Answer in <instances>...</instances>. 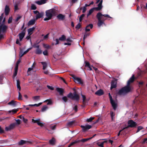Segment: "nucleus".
<instances>
[{
    "label": "nucleus",
    "instance_id": "nucleus-1",
    "mask_svg": "<svg viewBox=\"0 0 147 147\" xmlns=\"http://www.w3.org/2000/svg\"><path fill=\"white\" fill-rule=\"evenodd\" d=\"M135 79V75L133 74L128 81L127 85L120 90L118 92V94L120 95L123 94H126L130 92L131 91L130 84L134 82Z\"/></svg>",
    "mask_w": 147,
    "mask_h": 147
},
{
    "label": "nucleus",
    "instance_id": "nucleus-2",
    "mask_svg": "<svg viewBox=\"0 0 147 147\" xmlns=\"http://www.w3.org/2000/svg\"><path fill=\"white\" fill-rule=\"evenodd\" d=\"M96 17L98 20L97 25L99 27H100L102 24H104V21L107 19L105 18H112L108 15L102 14L100 12H98L97 13Z\"/></svg>",
    "mask_w": 147,
    "mask_h": 147
},
{
    "label": "nucleus",
    "instance_id": "nucleus-3",
    "mask_svg": "<svg viewBox=\"0 0 147 147\" xmlns=\"http://www.w3.org/2000/svg\"><path fill=\"white\" fill-rule=\"evenodd\" d=\"M57 14V12L55 9H52L47 10L46 11V15L52 18L53 16H55Z\"/></svg>",
    "mask_w": 147,
    "mask_h": 147
},
{
    "label": "nucleus",
    "instance_id": "nucleus-4",
    "mask_svg": "<svg viewBox=\"0 0 147 147\" xmlns=\"http://www.w3.org/2000/svg\"><path fill=\"white\" fill-rule=\"evenodd\" d=\"M67 97L73 100H75L78 101L79 100V96L77 92H74L73 94L72 93H69L67 95Z\"/></svg>",
    "mask_w": 147,
    "mask_h": 147
},
{
    "label": "nucleus",
    "instance_id": "nucleus-5",
    "mask_svg": "<svg viewBox=\"0 0 147 147\" xmlns=\"http://www.w3.org/2000/svg\"><path fill=\"white\" fill-rule=\"evenodd\" d=\"M128 125L127 126L123 128V129H127L129 127H136L137 125V124L136 122H134L132 120H130L128 121Z\"/></svg>",
    "mask_w": 147,
    "mask_h": 147
},
{
    "label": "nucleus",
    "instance_id": "nucleus-6",
    "mask_svg": "<svg viewBox=\"0 0 147 147\" xmlns=\"http://www.w3.org/2000/svg\"><path fill=\"white\" fill-rule=\"evenodd\" d=\"M108 95L110 99V103H111L114 110H115L117 107V104L116 103L115 101L113 99L110 93H108Z\"/></svg>",
    "mask_w": 147,
    "mask_h": 147
},
{
    "label": "nucleus",
    "instance_id": "nucleus-7",
    "mask_svg": "<svg viewBox=\"0 0 147 147\" xmlns=\"http://www.w3.org/2000/svg\"><path fill=\"white\" fill-rule=\"evenodd\" d=\"M21 60L20 59H19L16 62V65L14 69V72L13 73V78H14L17 75L18 70V66L19 64L20 63Z\"/></svg>",
    "mask_w": 147,
    "mask_h": 147
},
{
    "label": "nucleus",
    "instance_id": "nucleus-8",
    "mask_svg": "<svg viewBox=\"0 0 147 147\" xmlns=\"http://www.w3.org/2000/svg\"><path fill=\"white\" fill-rule=\"evenodd\" d=\"M7 28L8 27L7 26L5 25L4 24H1L0 25V33H5Z\"/></svg>",
    "mask_w": 147,
    "mask_h": 147
},
{
    "label": "nucleus",
    "instance_id": "nucleus-9",
    "mask_svg": "<svg viewBox=\"0 0 147 147\" xmlns=\"http://www.w3.org/2000/svg\"><path fill=\"white\" fill-rule=\"evenodd\" d=\"M17 125L16 123H14L11 124L8 127H5V130L6 131H10L14 129Z\"/></svg>",
    "mask_w": 147,
    "mask_h": 147
},
{
    "label": "nucleus",
    "instance_id": "nucleus-10",
    "mask_svg": "<svg viewBox=\"0 0 147 147\" xmlns=\"http://www.w3.org/2000/svg\"><path fill=\"white\" fill-rule=\"evenodd\" d=\"M71 76L73 78L74 81L75 82H78L82 84H83V81L80 78L76 77L73 74L71 75Z\"/></svg>",
    "mask_w": 147,
    "mask_h": 147
},
{
    "label": "nucleus",
    "instance_id": "nucleus-11",
    "mask_svg": "<svg viewBox=\"0 0 147 147\" xmlns=\"http://www.w3.org/2000/svg\"><path fill=\"white\" fill-rule=\"evenodd\" d=\"M25 29L26 28H25L18 35V36H19V39L20 41H21L22 40L25 36L26 34Z\"/></svg>",
    "mask_w": 147,
    "mask_h": 147
},
{
    "label": "nucleus",
    "instance_id": "nucleus-12",
    "mask_svg": "<svg viewBox=\"0 0 147 147\" xmlns=\"http://www.w3.org/2000/svg\"><path fill=\"white\" fill-rule=\"evenodd\" d=\"M117 80L115 79V80H112L111 82V89L113 88H115L117 87Z\"/></svg>",
    "mask_w": 147,
    "mask_h": 147
},
{
    "label": "nucleus",
    "instance_id": "nucleus-13",
    "mask_svg": "<svg viewBox=\"0 0 147 147\" xmlns=\"http://www.w3.org/2000/svg\"><path fill=\"white\" fill-rule=\"evenodd\" d=\"M96 135V134L93 136L92 137L88 138H84L81 140H75V142H76V144L80 142H85L88 140L92 139Z\"/></svg>",
    "mask_w": 147,
    "mask_h": 147
},
{
    "label": "nucleus",
    "instance_id": "nucleus-14",
    "mask_svg": "<svg viewBox=\"0 0 147 147\" xmlns=\"http://www.w3.org/2000/svg\"><path fill=\"white\" fill-rule=\"evenodd\" d=\"M81 127L82 128L84 131L85 132L88 130L92 127V126L91 125H86L85 126L82 125Z\"/></svg>",
    "mask_w": 147,
    "mask_h": 147
},
{
    "label": "nucleus",
    "instance_id": "nucleus-15",
    "mask_svg": "<svg viewBox=\"0 0 147 147\" xmlns=\"http://www.w3.org/2000/svg\"><path fill=\"white\" fill-rule=\"evenodd\" d=\"M40 119H39L36 120H34V119H32V121L34 123H36L37 124L41 127H43L44 125L43 124L40 122Z\"/></svg>",
    "mask_w": 147,
    "mask_h": 147
},
{
    "label": "nucleus",
    "instance_id": "nucleus-16",
    "mask_svg": "<svg viewBox=\"0 0 147 147\" xmlns=\"http://www.w3.org/2000/svg\"><path fill=\"white\" fill-rule=\"evenodd\" d=\"M18 103V102L16 101L12 100L8 103V105L12 106L13 107H15L17 106Z\"/></svg>",
    "mask_w": 147,
    "mask_h": 147
},
{
    "label": "nucleus",
    "instance_id": "nucleus-17",
    "mask_svg": "<svg viewBox=\"0 0 147 147\" xmlns=\"http://www.w3.org/2000/svg\"><path fill=\"white\" fill-rule=\"evenodd\" d=\"M56 90L59 93V94L60 96H63L64 92V90L63 88H56Z\"/></svg>",
    "mask_w": 147,
    "mask_h": 147
},
{
    "label": "nucleus",
    "instance_id": "nucleus-18",
    "mask_svg": "<svg viewBox=\"0 0 147 147\" xmlns=\"http://www.w3.org/2000/svg\"><path fill=\"white\" fill-rule=\"evenodd\" d=\"M44 14V12H41L40 13L39 12L36 16V20L38 19L42 18Z\"/></svg>",
    "mask_w": 147,
    "mask_h": 147
},
{
    "label": "nucleus",
    "instance_id": "nucleus-19",
    "mask_svg": "<svg viewBox=\"0 0 147 147\" xmlns=\"http://www.w3.org/2000/svg\"><path fill=\"white\" fill-rule=\"evenodd\" d=\"M10 10V9L9 6L7 5H6L5 9V13L6 16H7L8 15Z\"/></svg>",
    "mask_w": 147,
    "mask_h": 147
},
{
    "label": "nucleus",
    "instance_id": "nucleus-20",
    "mask_svg": "<svg viewBox=\"0 0 147 147\" xmlns=\"http://www.w3.org/2000/svg\"><path fill=\"white\" fill-rule=\"evenodd\" d=\"M35 28V27H33L32 28H29L28 30V34L30 35H31Z\"/></svg>",
    "mask_w": 147,
    "mask_h": 147
},
{
    "label": "nucleus",
    "instance_id": "nucleus-21",
    "mask_svg": "<svg viewBox=\"0 0 147 147\" xmlns=\"http://www.w3.org/2000/svg\"><path fill=\"white\" fill-rule=\"evenodd\" d=\"M55 139L53 137L49 141V142L50 144L52 145H54L55 144Z\"/></svg>",
    "mask_w": 147,
    "mask_h": 147
},
{
    "label": "nucleus",
    "instance_id": "nucleus-22",
    "mask_svg": "<svg viewBox=\"0 0 147 147\" xmlns=\"http://www.w3.org/2000/svg\"><path fill=\"white\" fill-rule=\"evenodd\" d=\"M104 94V92L103 90L101 89H100L97 90L95 93V94L101 96L103 95Z\"/></svg>",
    "mask_w": 147,
    "mask_h": 147
},
{
    "label": "nucleus",
    "instance_id": "nucleus-23",
    "mask_svg": "<svg viewBox=\"0 0 147 147\" xmlns=\"http://www.w3.org/2000/svg\"><path fill=\"white\" fill-rule=\"evenodd\" d=\"M57 17L58 19L63 20L65 19V16L61 14H59L57 16Z\"/></svg>",
    "mask_w": 147,
    "mask_h": 147
},
{
    "label": "nucleus",
    "instance_id": "nucleus-24",
    "mask_svg": "<svg viewBox=\"0 0 147 147\" xmlns=\"http://www.w3.org/2000/svg\"><path fill=\"white\" fill-rule=\"evenodd\" d=\"M36 20V19H33L30 20L28 23V26L34 25L35 22Z\"/></svg>",
    "mask_w": 147,
    "mask_h": 147
},
{
    "label": "nucleus",
    "instance_id": "nucleus-25",
    "mask_svg": "<svg viewBox=\"0 0 147 147\" xmlns=\"http://www.w3.org/2000/svg\"><path fill=\"white\" fill-rule=\"evenodd\" d=\"M90 27L91 29L93 28V25L92 24H90L88 25H87L85 28V31L86 32H89L90 31V29H88V28Z\"/></svg>",
    "mask_w": 147,
    "mask_h": 147
},
{
    "label": "nucleus",
    "instance_id": "nucleus-26",
    "mask_svg": "<svg viewBox=\"0 0 147 147\" xmlns=\"http://www.w3.org/2000/svg\"><path fill=\"white\" fill-rule=\"evenodd\" d=\"M27 143H31L29 142H27L23 140H21L19 142L18 144L19 145H21L25 144H26Z\"/></svg>",
    "mask_w": 147,
    "mask_h": 147
},
{
    "label": "nucleus",
    "instance_id": "nucleus-27",
    "mask_svg": "<svg viewBox=\"0 0 147 147\" xmlns=\"http://www.w3.org/2000/svg\"><path fill=\"white\" fill-rule=\"evenodd\" d=\"M94 8L96 10L98 11L100 10L102 8V4L99 3L98 5V7Z\"/></svg>",
    "mask_w": 147,
    "mask_h": 147
},
{
    "label": "nucleus",
    "instance_id": "nucleus-28",
    "mask_svg": "<svg viewBox=\"0 0 147 147\" xmlns=\"http://www.w3.org/2000/svg\"><path fill=\"white\" fill-rule=\"evenodd\" d=\"M66 40V38L65 36L64 35H62L61 37L59 38V40L61 41H64Z\"/></svg>",
    "mask_w": 147,
    "mask_h": 147
},
{
    "label": "nucleus",
    "instance_id": "nucleus-29",
    "mask_svg": "<svg viewBox=\"0 0 147 147\" xmlns=\"http://www.w3.org/2000/svg\"><path fill=\"white\" fill-rule=\"evenodd\" d=\"M43 65V69L45 70L47 66V64L45 62H41Z\"/></svg>",
    "mask_w": 147,
    "mask_h": 147
},
{
    "label": "nucleus",
    "instance_id": "nucleus-30",
    "mask_svg": "<svg viewBox=\"0 0 147 147\" xmlns=\"http://www.w3.org/2000/svg\"><path fill=\"white\" fill-rule=\"evenodd\" d=\"M18 111V109H14L11 110L9 111H8L9 113H12L13 114H15Z\"/></svg>",
    "mask_w": 147,
    "mask_h": 147
},
{
    "label": "nucleus",
    "instance_id": "nucleus-31",
    "mask_svg": "<svg viewBox=\"0 0 147 147\" xmlns=\"http://www.w3.org/2000/svg\"><path fill=\"white\" fill-rule=\"evenodd\" d=\"M95 10L94 7L93 8L90 9L88 13L87 14V17H88L94 11V10Z\"/></svg>",
    "mask_w": 147,
    "mask_h": 147
},
{
    "label": "nucleus",
    "instance_id": "nucleus-32",
    "mask_svg": "<svg viewBox=\"0 0 147 147\" xmlns=\"http://www.w3.org/2000/svg\"><path fill=\"white\" fill-rule=\"evenodd\" d=\"M82 102L83 103V105H85L86 104V97L85 95L82 94Z\"/></svg>",
    "mask_w": 147,
    "mask_h": 147
},
{
    "label": "nucleus",
    "instance_id": "nucleus-33",
    "mask_svg": "<svg viewBox=\"0 0 147 147\" xmlns=\"http://www.w3.org/2000/svg\"><path fill=\"white\" fill-rule=\"evenodd\" d=\"M35 53L37 54L40 55L42 53V51L39 49H37L35 51Z\"/></svg>",
    "mask_w": 147,
    "mask_h": 147
},
{
    "label": "nucleus",
    "instance_id": "nucleus-34",
    "mask_svg": "<svg viewBox=\"0 0 147 147\" xmlns=\"http://www.w3.org/2000/svg\"><path fill=\"white\" fill-rule=\"evenodd\" d=\"M75 123V121L74 120L72 121H70L69 122L67 123V126L70 127L74 124Z\"/></svg>",
    "mask_w": 147,
    "mask_h": 147
},
{
    "label": "nucleus",
    "instance_id": "nucleus-35",
    "mask_svg": "<svg viewBox=\"0 0 147 147\" xmlns=\"http://www.w3.org/2000/svg\"><path fill=\"white\" fill-rule=\"evenodd\" d=\"M20 82L19 80H17V87L18 89H19V91L21 90V87L20 85Z\"/></svg>",
    "mask_w": 147,
    "mask_h": 147
},
{
    "label": "nucleus",
    "instance_id": "nucleus-36",
    "mask_svg": "<svg viewBox=\"0 0 147 147\" xmlns=\"http://www.w3.org/2000/svg\"><path fill=\"white\" fill-rule=\"evenodd\" d=\"M32 98L35 100H38L40 99V96H33Z\"/></svg>",
    "mask_w": 147,
    "mask_h": 147
},
{
    "label": "nucleus",
    "instance_id": "nucleus-37",
    "mask_svg": "<svg viewBox=\"0 0 147 147\" xmlns=\"http://www.w3.org/2000/svg\"><path fill=\"white\" fill-rule=\"evenodd\" d=\"M42 104V102H40L38 104H34V105H28V106L33 107V106H36V107H38L41 105Z\"/></svg>",
    "mask_w": 147,
    "mask_h": 147
},
{
    "label": "nucleus",
    "instance_id": "nucleus-38",
    "mask_svg": "<svg viewBox=\"0 0 147 147\" xmlns=\"http://www.w3.org/2000/svg\"><path fill=\"white\" fill-rule=\"evenodd\" d=\"M48 102L47 103V105H51L52 104V101L50 99H47L45 100V101L44 102Z\"/></svg>",
    "mask_w": 147,
    "mask_h": 147
},
{
    "label": "nucleus",
    "instance_id": "nucleus-39",
    "mask_svg": "<svg viewBox=\"0 0 147 147\" xmlns=\"http://www.w3.org/2000/svg\"><path fill=\"white\" fill-rule=\"evenodd\" d=\"M90 34L89 33H85L84 36L83 37V40H85V39L88 36H89Z\"/></svg>",
    "mask_w": 147,
    "mask_h": 147
},
{
    "label": "nucleus",
    "instance_id": "nucleus-40",
    "mask_svg": "<svg viewBox=\"0 0 147 147\" xmlns=\"http://www.w3.org/2000/svg\"><path fill=\"white\" fill-rule=\"evenodd\" d=\"M94 119V117H90L89 119H87L86 121L88 122H91Z\"/></svg>",
    "mask_w": 147,
    "mask_h": 147
},
{
    "label": "nucleus",
    "instance_id": "nucleus-41",
    "mask_svg": "<svg viewBox=\"0 0 147 147\" xmlns=\"http://www.w3.org/2000/svg\"><path fill=\"white\" fill-rule=\"evenodd\" d=\"M110 115H111V119L112 120H113V117L114 116H115V114L112 111H111L110 112Z\"/></svg>",
    "mask_w": 147,
    "mask_h": 147
},
{
    "label": "nucleus",
    "instance_id": "nucleus-42",
    "mask_svg": "<svg viewBox=\"0 0 147 147\" xmlns=\"http://www.w3.org/2000/svg\"><path fill=\"white\" fill-rule=\"evenodd\" d=\"M48 109V107L46 106L45 105L43 106L41 109V111L44 112Z\"/></svg>",
    "mask_w": 147,
    "mask_h": 147
},
{
    "label": "nucleus",
    "instance_id": "nucleus-43",
    "mask_svg": "<svg viewBox=\"0 0 147 147\" xmlns=\"http://www.w3.org/2000/svg\"><path fill=\"white\" fill-rule=\"evenodd\" d=\"M37 8L36 5L34 4H32L31 5V9L32 10H36Z\"/></svg>",
    "mask_w": 147,
    "mask_h": 147
},
{
    "label": "nucleus",
    "instance_id": "nucleus-44",
    "mask_svg": "<svg viewBox=\"0 0 147 147\" xmlns=\"http://www.w3.org/2000/svg\"><path fill=\"white\" fill-rule=\"evenodd\" d=\"M81 26V24L79 23L75 27V28L77 29L78 30L79 29Z\"/></svg>",
    "mask_w": 147,
    "mask_h": 147
},
{
    "label": "nucleus",
    "instance_id": "nucleus-45",
    "mask_svg": "<svg viewBox=\"0 0 147 147\" xmlns=\"http://www.w3.org/2000/svg\"><path fill=\"white\" fill-rule=\"evenodd\" d=\"M62 99L65 102H67L68 100L66 96L63 97L62 98Z\"/></svg>",
    "mask_w": 147,
    "mask_h": 147
},
{
    "label": "nucleus",
    "instance_id": "nucleus-46",
    "mask_svg": "<svg viewBox=\"0 0 147 147\" xmlns=\"http://www.w3.org/2000/svg\"><path fill=\"white\" fill-rule=\"evenodd\" d=\"M51 129L52 130H54L56 129V125H51L50 126Z\"/></svg>",
    "mask_w": 147,
    "mask_h": 147
},
{
    "label": "nucleus",
    "instance_id": "nucleus-47",
    "mask_svg": "<svg viewBox=\"0 0 147 147\" xmlns=\"http://www.w3.org/2000/svg\"><path fill=\"white\" fill-rule=\"evenodd\" d=\"M43 47L46 49H49L50 48V46L49 45H47V44H43Z\"/></svg>",
    "mask_w": 147,
    "mask_h": 147
},
{
    "label": "nucleus",
    "instance_id": "nucleus-48",
    "mask_svg": "<svg viewBox=\"0 0 147 147\" xmlns=\"http://www.w3.org/2000/svg\"><path fill=\"white\" fill-rule=\"evenodd\" d=\"M85 14H82L79 18V21L81 22L83 19V18Z\"/></svg>",
    "mask_w": 147,
    "mask_h": 147
},
{
    "label": "nucleus",
    "instance_id": "nucleus-49",
    "mask_svg": "<svg viewBox=\"0 0 147 147\" xmlns=\"http://www.w3.org/2000/svg\"><path fill=\"white\" fill-rule=\"evenodd\" d=\"M143 128L142 126H140L138 127L137 130L136 131V133H138V132L140 130L142 129Z\"/></svg>",
    "mask_w": 147,
    "mask_h": 147
},
{
    "label": "nucleus",
    "instance_id": "nucleus-50",
    "mask_svg": "<svg viewBox=\"0 0 147 147\" xmlns=\"http://www.w3.org/2000/svg\"><path fill=\"white\" fill-rule=\"evenodd\" d=\"M85 67H89L90 66V64L88 62L85 61Z\"/></svg>",
    "mask_w": 147,
    "mask_h": 147
},
{
    "label": "nucleus",
    "instance_id": "nucleus-51",
    "mask_svg": "<svg viewBox=\"0 0 147 147\" xmlns=\"http://www.w3.org/2000/svg\"><path fill=\"white\" fill-rule=\"evenodd\" d=\"M18 99L19 100H22V95L19 92V96L18 97Z\"/></svg>",
    "mask_w": 147,
    "mask_h": 147
},
{
    "label": "nucleus",
    "instance_id": "nucleus-52",
    "mask_svg": "<svg viewBox=\"0 0 147 147\" xmlns=\"http://www.w3.org/2000/svg\"><path fill=\"white\" fill-rule=\"evenodd\" d=\"M73 109L76 112L78 111V106L77 105H76L75 106L73 107Z\"/></svg>",
    "mask_w": 147,
    "mask_h": 147
},
{
    "label": "nucleus",
    "instance_id": "nucleus-53",
    "mask_svg": "<svg viewBox=\"0 0 147 147\" xmlns=\"http://www.w3.org/2000/svg\"><path fill=\"white\" fill-rule=\"evenodd\" d=\"M43 53L45 55L47 56L48 55V51L47 50H45L43 52Z\"/></svg>",
    "mask_w": 147,
    "mask_h": 147
},
{
    "label": "nucleus",
    "instance_id": "nucleus-54",
    "mask_svg": "<svg viewBox=\"0 0 147 147\" xmlns=\"http://www.w3.org/2000/svg\"><path fill=\"white\" fill-rule=\"evenodd\" d=\"M76 144V142L75 141H74V142H72L68 146V147H70L71 146H73Z\"/></svg>",
    "mask_w": 147,
    "mask_h": 147
},
{
    "label": "nucleus",
    "instance_id": "nucleus-55",
    "mask_svg": "<svg viewBox=\"0 0 147 147\" xmlns=\"http://www.w3.org/2000/svg\"><path fill=\"white\" fill-rule=\"evenodd\" d=\"M47 87L49 89H50V90H53L54 89V88L53 87L51 86H50L49 85H47Z\"/></svg>",
    "mask_w": 147,
    "mask_h": 147
},
{
    "label": "nucleus",
    "instance_id": "nucleus-56",
    "mask_svg": "<svg viewBox=\"0 0 147 147\" xmlns=\"http://www.w3.org/2000/svg\"><path fill=\"white\" fill-rule=\"evenodd\" d=\"M12 18L11 17H9L8 21V23L10 24V23H11L12 22Z\"/></svg>",
    "mask_w": 147,
    "mask_h": 147
},
{
    "label": "nucleus",
    "instance_id": "nucleus-57",
    "mask_svg": "<svg viewBox=\"0 0 147 147\" xmlns=\"http://www.w3.org/2000/svg\"><path fill=\"white\" fill-rule=\"evenodd\" d=\"M105 142L104 141V142H102L100 144H99L98 143L97 144H98V145L99 146H100L101 147H104V146H103L104 143Z\"/></svg>",
    "mask_w": 147,
    "mask_h": 147
},
{
    "label": "nucleus",
    "instance_id": "nucleus-58",
    "mask_svg": "<svg viewBox=\"0 0 147 147\" xmlns=\"http://www.w3.org/2000/svg\"><path fill=\"white\" fill-rule=\"evenodd\" d=\"M3 13H2L1 16H0V25L1 24V22L2 21V20L3 18Z\"/></svg>",
    "mask_w": 147,
    "mask_h": 147
},
{
    "label": "nucleus",
    "instance_id": "nucleus-59",
    "mask_svg": "<svg viewBox=\"0 0 147 147\" xmlns=\"http://www.w3.org/2000/svg\"><path fill=\"white\" fill-rule=\"evenodd\" d=\"M22 117V119L23 121L25 123H26L28 121V120L26 119L24 117Z\"/></svg>",
    "mask_w": 147,
    "mask_h": 147
},
{
    "label": "nucleus",
    "instance_id": "nucleus-60",
    "mask_svg": "<svg viewBox=\"0 0 147 147\" xmlns=\"http://www.w3.org/2000/svg\"><path fill=\"white\" fill-rule=\"evenodd\" d=\"M36 3L38 5H41L42 4H44L43 3H42V2L41 1H36Z\"/></svg>",
    "mask_w": 147,
    "mask_h": 147
},
{
    "label": "nucleus",
    "instance_id": "nucleus-61",
    "mask_svg": "<svg viewBox=\"0 0 147 147\" xmlns=\"http://www.w3.org/2000/svg\"><path fill=\"white\" fill-rule=\"evenodd\" d=\"M33 47L34 48H36L37 49H39V45H38L36 44H34L33 45Z\"/></svg>",
    "mask_w": 147,
    "mask_h": 147
},
{
    "label": "nucleus",
    "instance_id": "nucleus-62",
    "mask_svg": "<svg viewBox=\"0 0 147 147\" xmlns=\"http://www.w3.org/2000/svg\"><path fill=\"white\" fill-rule=\"evenodd\" d=\"M16 43L18 45L20 46H21V44L19 40L18 39V38L17 39H16Z\"/></svg>",
    "mask_w": 147,
    "mask_h": 147
},
{
    "label": "nucleus",
    "instance_id": "nucleus-63",
    "mask_svg": "<svg viewBox=\"0 0 147 147\" xmlns=\"http://www.w3.org/2000/svg\"><path fill=\"white\" fill-rule=\"evenodd\" d=\"M16 123L17 124V125H19L21 123V121L19 119H18L16 120Z\"/></svg>",
    "mask_w": 147,
    "mask_h": 147
},
{
    "label": "nucleus",
    "instance_id": "nucleus-64",
    "mask_svg": "<svg viewBox=\"0 0 147 147\" xmlns=\"http://www.w3.org/2000/svg\"><path fill=\"white\" fill-rule=\"evenodd\" d=\"M67 42H72V40L71 39V38L69 37L68 38L66 39Z\"/></svg>",
    "mask_w": 147,
    "mask_h": 147
}]
</instances>
